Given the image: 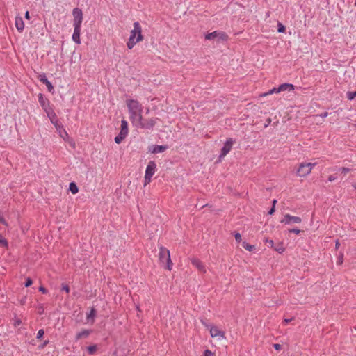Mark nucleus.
Wrapping results in <instances>:
<instances>
[{
    "label": "nucleus",
    "mask_w": 356,
    "mask_h": 356,
    "mask_svg": "<svg viewBox=\"0 0 356 356\" xmlns=\"http://www.w3.org/2000/svg\"><path fill=\"white\" fill-rule=\"evenodd\" d=\"M355 6H356V1H355Z\"/></svg>",
    "instance_id": "59"
},
{
    "label": "nucleus",
    "mask_w": 356,
    "mask_h": 356,
    "mask_svg": "<svg viewBox=\"0 0 356 356\" xmlns=\"http://www.w3.org/2000/svg\"><path fill=\"white\" fill-rule=\"evenodd\" d=\"M38 79L42 83L46 85L49 91H51L54 89L51 83L48 80L47 76L44 74H40Z\"/></svg>",
    "instance_id": "13"
},
{
    "label": "nucleus",
    "mask_w": 356,
    "mask_h": 356,
    "mask_svg": "<svg viewBox=\"0 0 356 356\" xmlns=\"http://www.w3.org/2000/svg\"><path fill=\"white\" fill-rule=\"evenodd\" d=\"M319 116L322 118H325L326 117L328 116V113L327 112H324V113H322L319 115Z\"/></svg>",
    "instance_id": "46"
},
{
    "label": "nucleus",
    "mask_w": 356,
    "mask_h": 356,
    "mask_svg": "<svg viewBox=\"0 0 356 356\" xmlns=\"http://www.w3.org/2000/svg\"><path fill=\"white\" fill-rule=\"evenodd\" d=\"M275 251H277L279 253H282L284 251V248L283 246L282 243H279L276 244L275 246L273 247Z\"/></svg>",
    "instance_id": "25"
},
{
    "label": "nucleus",
    "mask_w": 356,
    "mask_h": 356,
    "mask_svg": "<svg viewBox=\"0 0 356 356\" xmlns=\"http://www.w3.org/2000/svg\"><path fill=\"white\" fill-rule=\"evenodd\" d=\"M292 321V318H285L284 320V322L285 323V324H287L288 323L291 322Z\"/></svg>",
    "instance_id": "53"
},
{
    "label": "nucleus",
    "mask_w": 356,
    "mask_h": 356,
    "mask_svg": "<svg viewBox=\"0 0 356 356\" xmlns=\"http://www.w3.org/2000/svg\"><path fill=\"white\" fill-rule=\"evenodd\" d=\"M72 15L74 17V33L72 39L76 44H79L81 43L80 34L83 22V13L81 9L76 8L73 9Z\"/></svg>",
    "instance_id": "2"
},
{
    "label": "nucleus",
    "mask_w": 356,
    "mask_h": 356,
    "mask_svg": "<svg viewBox=\"0 0 356 356\" xmlns=\"http://www.w3.org/2000/svg\"><path fill=\"white\" fill-rule=\"evenodd\" d=\"M96 350H97L96 346H90L87 348V350H88V353L90 355L94 354L95 352L96 351Z\"/></svg>",
    "instance_id": "31"
},
{
    "label": "nucleus",
    "mask_w": 356,
    "mask_h": 356,
    "mask_svg": "<svg viewBox=\"0 0 356 356\" xmlns=\"http://www.w3.org/2000/svg\"><path fill=\"white\" fill-rule=\"evenodd\" d=\"M25 18L29 19L30 18V15H29V11H26L25 13V15H24Z\"/></svg>",
    "instance_id": "52"
},
{
    "label": "nucleus",
    "mask_w": 356,
    "mask_h": 356,
    "mask_svg": "<svg viewBox=\"0 0 356 356\" xmlns=\"http://www.w3.org/2000/svg\"><path fill=\"white\" fill-rule=\"evenodd\" d=\"M314 165H315V163H301L297 170L298 175L300 177L307 176V175H309L311 172V171Z\"/></svg>",
    "instance_id": "5"
},
{
    "label": "nucleus",
    "mask_w": 356,
    "mask_h": 356,
    "mask_svg": "<svg viewBox=\"0 0 356 356\" xmlns=\"http://www.w3.org/2000/svg\"><path fill=\"white\" fill-rule=\"evenodd\" d=\"M276 202H277V200H273V206H274V207H275Z\"/></svg>",
    "instance_id": "57"
},
{
    "label": "nucleus",
    "mask_w": 356,
    "mask_h": 356,
    "mask_svg": "<svg viewBox=\"0 0 356 356\" xmlns=\"http://www.w3.org/2000/svg\"><path fill=\"white\" fill-rule=\"evenodd\" d=\"M341 172V174L346 175V173L349 172L350 171V169L348 168H341L338 170Z\"/></svg>",
    "instance_id": "33"
},
{
    "label": "nucleus",
    "mask_w": 356,
    "mask_h": 356,
    "mask_svg": "<svg viewBox=\"0 0 356 356\" xmlns=\"http://www.w3.org/2000/svg\"><path fill=\"white\" fill-rule=\"evenodd\" d=\"M234 144V141L232 138L227 139L224 144L222 149L221 153L220 154V158L225 157L232 149V145Z\"/></svg>",
    "instance_id": "8"
},
{
    "label": "nucleus",
    "mask_w": 356,
    "mask_h": 356,
    "mask_svg": "<svg viewBox=\"0 0 356 356\" xmlns=\"http://www.w3.org/2000/svg\"><path fill=\"white\" fill-rule=\"evenodd\" d=\"M218 31H213L212 33H209L205 35L206 40H213L215 38H217V36H218Z\"/></svg>",
    "instance_id": "24"
},
{
    "label": "nucleus",
    "mask_w": 356,
    "mask_h": 356,
    "mask_svg": "<svg viewBox=\"0 0 356 356\" xmlns=\"http://www.w3.org/2000/svg\"><path fill=\"white\" fill-rule=\"evenodd\" d=\"M143 39L142 35V28L138 22L134 23V29L130 32V36L127 43L128 49H131L136 43L142 41Z\"/></svg>",
    "instance_id": "3"
},
{
    "label": "nucleus",
    "mask_w": 356,
    "mask_h": 356,
    "mask_svg": "<svg viewBox=\"0 0 356 356\" xmlns=\"http://www.w3.org/2000/svg\"><path fill=\"white\" fill-rule=\"evenodd\" d=\"M49 343V341H45L43 344L42 345V348H43L44 346H45L47 343Z\"/></svg>",
    "instance_id": "55"
},
{
    "label": "nucleus",
    "mask_w": 356,
    "mask_h": 356,
    "mask_svg": "<svg viewBox=\"0 0 356 356\" xmlns=\"http://www.w3.org/2000/svg\"><path fill=\"white\" fill-rule=\"evenodd\" d=\"M33 284V281L30 278V277H28L26 280V282H25V286L26 287H29L30 286L31 284Z\"/></svg>",
    "instance_id": "36"
},
{
    "label": "nucleus",
    "mask_w": 356,
    "mask_h": 356,
    "mask_svg": "<svg viewBox=\"0 0 356 356\" xmlns=\"http://www.w3.org/2000/svg\"><path fill=\"white\" fill-rule=\"evenodd\" d=\"M338 264H342V259L340 258L339 259V261H337Z\"/></svg>",
    "instance_id": "56"
},
{
    "label": "nucleus",
    "mask_w": 356,
    "mask_h": 356,
    "mask_svg": "<svg viewBox=\"0 0 356 356\" xmlns=\"http://www.w3.org/2000/svg\"><path fill=\"white\" fill-rule=\"evenodd\" d=\"M353 187L356 189V183L352 184Z\"/></svg>",
    "instance_id": "58"
},
{
    "label": "nucleus",
    "mask_w": 356,
    "mask_h": 356,
    "mask_svg": "<svg viewBox=\"0 0 356 356\" xmlns=\"http://www.w3.org/2000/svg\"><path fill=\"white\" fill-rule=\"evenodd\" d=\"M0 243L3 245H7V241L0 235Z\"/></svg>",
    "instance_id": "43"
},
{
    "label": "nucleus",
    "mask_w": 356,
    "mask_h": 356,
    "mask_svg": "<svg viewBox=\"0 0 356 356\" xmlns=\"http://www.w3.org/2000/svg\"><path fill=\"white\" fill-rule=\"evenodd\" d=\"M204 356H215L214 354L209 350H206L204 351Z\"/></svg>",
    "instance_id": "38"
},
{
    "label": "nucleus",
    "mask_w": 356,
    "mask_h": 356,
    "mask_svg": "<svg viewBox=\"0 0 356 356\" xmlns=\"http://www.w3.org/2000/svg\"><path fill=\"white\" fill-rule=\"evenodd\" d=\"M234 237H235L236 241L238 243L241 242V236L240 233H238V232L235 233L234 234Z\"/></svg>",
    "instance_id": "35"
},
{
    "label": "nucleus",
    "mask_w": 356,
    "mask_h": 356,
    "mask_svg": "<svg viewBox=\"0 0 356 356\" xmlns=\"http://www.w3.org/2000/svg\"><path fill=\"white\" fill-rule=\"evenodd\" d=\"M15 26L18 31L22 32L24 29V23L22 17L17 15L15 17Z\"/></svg>",
    "instance_id": "14"
},
{
    "label": "nucleus",
    "mask_w": 356,
    "mask_h": 356,
    "mask_svg": "<svg viewBox=\"0 0 356 356\" xmlns=\"http://www.w3.org/2000/svg\"><path fill=\"white\" fill-rule=\"evenodd\" d=\"M264 241H265L266 243H268L270 245L271 248L273 247L274 242H273V241L272 239L266 238L264 240Z\"/></svg>",
    "instance_id": "37"
},
{
    "label": "nucleus",
    "mask_w": 356,
    "mask_h": 356,
    "mask_svg": "<svg viewBox=\"0 0 356 356\" xmlns=\"http://www.w3.org/2000/svg\"><path fill=\"white\" fill-rule=\"evenodd\" d=\"M191 264L193 266L198 269L201 273H205L207 270L204 264L197 258H193L191 259Z\"/></svg>",
    "instance_id": "11"
},
{
    "label": "nucleus",
    "mask_w": 356,
    "mask_h": 356,
    "mask_svg": "<svg viewBox=\"0 0 356 356\" xmlns=\"http://www.w3.org/2000/svg\"><path fill=\"white\" fill-rule=\"evenodd\" d=\"M279 92H280V91L278 90V87L273 88L270 89V90H268L267 92L263 94L262 96H267L268 95H272L273 93H279Z\"/></svg>",
    "instance_id": "29"
},
{
    "label": "nucleus",
    "mask_w": 356,
    "mask_h": 356,
    "mask_svg": "<svg viewBox=\"0 0 356 356\" xmlns=\"http://www.w3.org/2000/svg\"><path fill=\"white\" fill-rule=\"evenodd\" d=\"M62 290L65 291L66 293L70 292V288L67 285H63Z\"/></svg>",
    "instance_id": "44"
},
{
    "label": "nucleus",
    "mask_w": 356,
    "mask_h": 356,
    "mask_svg": "<svg viewBox=\"0 0 356 356\" xmlns=\"http://www.w3.org/2000/svg\"><path fill=\"white\" fill-rule=\"evenodd\" d=\"M159 258L161 263L166 264L165 268L168 270H172L173 264L170 259V251L166 248L163 246L159 248Z\"/></svg>",
    "instance_id": "4"
},
{
    "label": "nucleus",
    "mask_w": 356,
    "mask_h": 356,
    "mask_svg": "<svg viewBox=\"0 0 356 356\" xmlns=\"http://www.w3.org/2000/svg\"><path fill=\"white\" fill-rule=\"evenodd\" d=\"M126 104L129 113V119L133 126L136 127L137 124H140L143 111L142 104L138 101L132 99H127Z\"/></svg>",
    "instance_id": "1"
},
{
    "label": "nucleus",
    "mask_w": 356,
    "mask_h": 356,
    "mask_svg": "<svg viewBox=\"0 0 356 356\" xmlns=\"http://www.w3.org/2000/svg\"><path fill=\"white\" fill-rule=\"evenodd\" d=\"M21 324H22V321L20 319H15L14 321V323H13L15 327H18Z\"/></svg>",
    "instance_id": "39"
},
{
    "label": "nucleus",
    "mask_w": 356,
    "mask_h": 356,
    "mask_svg": "<svg viewBox=\"0 0 356 356\" xmlns=\"http://www.w3.org/2000/svg\"><path fill=\"white\" fill-rule=\"evenodd\" d=\"M293 90H294V86L291 83H283V84H281L278 87V90H280V92L286 91V90L292 91Z\"/></svg>",
    "instance_id": "17"
},
{
    "label": "nucleus",
    "mask_w": 356,
    "mask_h": 356,
    "mask_svg": "<svg viewBox=\"0 0 356 356\" xmlns=\"http://www.w3.org/2000/svg\"><path fill=\"white\" fill-rule=\"evenodd\" d=\"M275 212V207L274 206L272 207V208L268 211V214L272 215Z\"/></svg>",
    "instance_id": "51"
},
{
    "label": "nucleus",
    "mask_w": 356,
    "mask_h": 356,
    "mask_svg": "<svg viewBox=\"0 0 356 356\" xmlns=\"http://www.w3.org/2000/svg\"><path fill=\"white\" fill-rule=\"evenodd\" d=\"M0 222H1L2 224L3 225H7L5 219L3 218V217L2 216L0 215Z\"/></svg>",
    "instance_id": "49"
},
{
    "label": "nucleus",
    "mask_w": 356,
    "mask_h": 356,
    "mask_svg": "<svg viewBox=\"0 0 356 356\" xmlns=\"http://www.w3.org/2000/svg\"><path fill=\"white\" fill-rule=\"evenodd\" d=\"M129 133V129H128V123L125 120H122L121 121V128L119 134H120L122 136H124L127 137Z\"/></svg>",
    "instance_id": "15"
},
{
    "label": "nucleus",
    "mask_w": 356,
    "mask_h": 356,
    "mask_svg": "<svg viewBox=\"0 0 356 356\" xmlns=\"http://www.w3.org/2000/svg\"><path fill=\"white\" fill-rule=\"evenodd\" d=\"M301 221L302 220L300 217L293 216L288 213L284 214L280 220V222L284 225L298 224L300 223Z\"/></svg>",
    "instance_id": "6"
},
{
    "label": "nucleus",
    "mask_w": 356,
    "mask_h": 356,
    "mask_svg": "<svg viewBox=\"0 0 356 356\" xmlns=\"http://www.w3.org/2000/svg\"><path fill=\"white\" fill-rule=\"evenodd\" d=\"M38 102L42 108H44V107H47L48 105L50 104L49 100L48 99L45 98L42 93H40L38 95Z\"/></svg>",
    "instance_id": "16"
},
{
    "label": "nucleus",
    "mask_w": 356,
    "mask_h": 356,
    "mask_svg": "<svg viewBox=\"0 0 356 356\" xmlns=\"http://www.w3.org/2000/svg\"><path fill=\"white\" fill-rule=\"evenodd\" d=\"M91 331L89 330H83L76 334V339L79 340L81 338L87 337L90 334Z\"/></svg>",
    "instance_id": "18"
},
{
    "label": "nucleus",
    "mask_w": 356,
    "mask_h": 356,
    "mask_svg": "<svg viewBox=\"0 0 356 356\" xmlns=\"http://www.w3.org/2000/svg\"><path fill=\"white\" fill-rule=\"evenodd\" d=\"M346 97L348 100L351 101L356 98V90L354 92L348 91L346 93Z\"/></svg>",
    "instance_id": "27"
},
{
    "label": "nucleus",
    "mask_w": 356,
    "mask_h": 356,
    "mask_svg": "<svg viewBox=\"0 0 356 356\" xmlns=\"http://www.w3.org/2000/svg\"><path fill=\"white\" fill-rule=\"evenodd\" d=\"M156 118H149L143 120V118L140 120V124H138L135 127L136 128H142L146 129H152L156 124Z\"/></svg>",
    "instance_id": "7"
},
{
    "label": "nucleus",
    "mask_w": 356,
    "mask_h": 356,
    "mask_svg": "<svg viewBox=\"0 0 356 356\" xmlns=\"http://www.w3.org/2000/svg\"><path fill=\"white\" fill-rule=\"evenodd\" d=\"M59 129H62V131H60V136H61V137H63H63H64V135H65V136H67V132H66V131L63 129V127H62V128H59Z\"/></svg>",
    "instance_id": "42"
},
{
    "label": "nucleus",
    "mask_w": 356,
    "mask_h": 356,
    "mask_svg": "<svg viewBox=\"0 0 356 356\" xmlns=\"http://www.w3.org/2000/svg\"><path fill=\"white\" fill-rule=\"evenodd\" d=\"M211 336L212 337H218V339H225V332L220 330L216 326H211L209 330Z\"/></svg>",
    "instance_id": "9"
},
{
    "label": "nucleus",
    "mask_w": 356,
    "mask_h": 356,
    "mask_svg": "<svg viewBox=\"0 0 356 356\" xmlns=\"http://www.w3.org/2000/svg\"><path fill=\"white\" fill-rule=\"evenodd\" d=\"M39 291L43 293H46L47 292V289L43 286H40L39 288Z\"/></svg>",
    "instance_id": "48"
},
{
    "label": "nucleus",
    "mask_w": 356,
    "mask_h": 356,
    "mask_svg": "<svg viewBox=\"0 0 356 356\" xmlns=\"http://www.w3.org/2000/svg\"><path fill=\"white\" fill-rule=\"evenodd\" d=\"M96 315V311L94 308H92L90 312L87 314V320L90 321L92 320V323L94 322V318Z\"/></svg>",
    "instance_id": "23"
},
{
    "label": "nucleus",
    "mask_w": 356,
    "mask_h": 356,
    "mask_svg": "<svg viewBox=\"0 0 356 356\" xmlns=\"http://www.w3.org/2000/svg\"><path fill=\"white\" fill-rule=\"evenodd\" d=\"M335 245H336V248H339V247L340 245V243H339V242L338 241H336Z\"/></svg>",
    "instance_id": "54"
},
{
    "label": "nucleus",
    "mask_w": 356,
    "mask_h": 356,
    "mask_svg": "<svg viewBox=\"0 0 356 356\" xmlns=\"http://www.w3.org/2000/svg\"><path fill=\"white\" fill-rule=\"evenodd\" d=\"M152 177L148 176H145V185L149 184L151 181Z\"/></svg>",
    "instance_id": "40"
},
{
    "label": "nucleus",
    "mask_w": 356,
    "mask_h": 356,
    "mask_svg": "<svg viewBox=\"0 0 356 356\" xmlns=\"http://www.w3.org/2000/svg\"><path fill=\"white\" fill-rule=\"evenodd\" d=\"M242 246L244 249H245L248 251H252L254 248V245H250L246 242H243L242 243Z\"/></svg>",
    "instance_id": "28"
},
{
    "label": "nucleus",
    "mask_w": 356,
    "mask_h": 356,
    "mask_svg": "<svg viewBox=\"0 0 356 356\" xmlns=\"http://www.w3.org/2000/svg\"><path fill=\"white\" fill-rule=\"evenodd\" d=\"M168 149L166 145H153L149 148V151L153 154L161 153Z\"/></svg>",
    "instance_id": "12"
},
{
    "label": "nucleus",
    "mask_w": 356,
    "mask_h": 356,
    "mask_svg": "<svg viewBox=\"0 0 356 356\" xmlns=\"http://www.w3.org/2000/svg\"><path fill=\"white\" fill-rule=\"evenodd\" d=\"M44 112L46 113L47 117H53V115L55 114V112L53 110V108H51V105H48L47 107H44V108H42Z\"/></svg>",
    "instance_id": "22"
},
{
    "label": "nucleus",
    "mask_w": 356,
    "mask_h": 356,
    "mask_svg": "<svg viewBox=\"0 0 356 356\" xmlns=\"http://www.w3.org/2000/svg\"><path fill=\"white\" fill-rule=\"evenodd\" d=\"M69 188H70V191L72 192V194H76L79 191V188H78L76 184L75 183H74V182H71L70 184Z\"/></svg>",
    "instance_id": "26"
},
{
    "label": "nucleus",
    "mask_w": 356,
    "mask_h": 356,
    "mask_svg": "<svg viewBox=\"0 0 356 356\" xmlns=\"http://www.w3.org/2000/svg\"><path fill=\"white\" fill-rule=\"evenodd\" d=\"M273 347H274V348H275V350H280L282 348L281 345H280V344H279V343H275V344H273Z\"/></svg>",
    "instance_id": "45"
},
{
    "label": "nucleus",
    "mask_w": 356,
    "mask_h": 356,
    "mask_svg": "<svg viewBox=\"0 0 356 356\" xmlns=\"http://www.w3.org/2000/svg\"><path fill=\"white\" fill-rule=\"evenodd\" d=\"M337 179V177L334 175H330L329 177H328V181L332 182L333 181H334L335 179Z\"/></svg>",
    "instance_id": "47"
},
{
    "label": "nucleus",
    "mask_w": 356,
    "mask_h": 356,
    "mask_svg": "<svg viewBox=\"0 0 356 356\" xmlns=\"http://www.w3.org/2000/svg\"><path fill=\"white\" fill-rule=\"evenodd\" d=\"M49 119L57 129H58V128H62V126L59 124L56 113L53 115V117H49Z\"/></svg>",
    "instance_id": "19"
},
{
    "label": "nucleus",
    "mask_w": 356,
    "mask_h": 356,
    "mask_svg": "<svg viewBox=\"0 0 356 356\" xmlns=\"http://www.w3.org/2000/svg\"><path fill=\"white\" fill-rule=\"evenodd\" d=\"M156 165L154 161H149L145 170V176L152 177L156 172Z\"/></svg>",
    "instance_id": "10"
},
{
    "label": "nucleus",
    "mask_w": 356,
    "mask_h": 356,
    "mask_svg": "<svg viewBox=\"0 0 356 356\" xmlns=\"http://www.w3.org/2000/svg\"><path fill=\"white\" fill-rule=\"evenodd\" d=\"M44 112L46 113L47 117H53V115L55 114V112L53 110V108H51V105H48L47 107H44V108H42Z\"/></svg>",
    "instance_id": "20"
},
{
    "label": "nucleus",
    "mask_w": 356,
    "mask_h": 356,
    "mask_svg": "<svg viewBox=\"0 0 356 356\" xmlns=\"http://www.w3.org/2000/svg\"><path fill=\"white\" fill-rule=\"evenodd\" d=\"M289 232L294 233L296 234H298L300 232V230L296 228L289 229Z\"/></svg>",
    "instance_id": "41"
},
{
    "label": "nucleus",
    "mask_w": 356,
    "mask_h": 356,
    "mask_svg": "<svg viewBox=\"0 0 356 356\" xmlns=\"http://www.w3.org/2000/svg\"><path fill=\"white\" fill-rule=\"evenodd\" d=\"M218 36H217V38H218L219 40H227V35L224 32H218Z\"/></svg>",
    "instance_id": "32"
},
{
    "label": "nucleus",
    "mask_w": 356,
    "mask_h": 356,
    "mask_svg": "<svg viewBox=\"0 0 356 356\" xmlns=\"http://www.w3.org/2000/svg\"><path fill=\"white\" fill-rule=\"evenodd\" d=\"M125 138L126 136H122L120 134H119L117 136H115V142L117 144H120Z\"/></svg>",
    "instance_id": "30"
},
{
    "label": "nucleus",
    "mask_w": 356,
    "mask_h": 356,
    "mask_svg": "<svg viewBox=\"0 0 356 356\" xmlns=\"http://www.w3.org/2000/svg\"><path fill=\"white\" fill-rule=\"evenodd\" d=\"M284 29H285L284 26H281L278 29V32H280V33L284 32Z\"/></svg>",
    "instance_id": "50"
},
{
    "label": "nucleus",
    "mask_w": 356,
    "mask_h": 356,
    "mask_svg": "<svg viewBox=\"0 0 356 356\" xmlns=\"http://www.w3.org/2000/svg\"><path fill=\"white\" fill-rule=\"evenodd\" d=\"M44 112L46 113L47 117H53V115L55 114V112L53 110V108H51V105H48L47 107H44V108H42Z\"/></svg>",
    "instance_id": "21"
},
{
    "label": "nucleus",
    "mask_w": 356,
    "mask_h": 356,
    "mask_svg": "<svg viewBox=\"0 0 356 356\" xmlns=\"http://www.w3.org/2000/svg\"><path fill=\"white\" fill-rule=\"evenodd\" d=\"M44 334V330H42V329L39 330L37 333L36 338L38 339H41L43 337Z\"/></svg>",
    "instance_id": "34"
}]
</instances>
